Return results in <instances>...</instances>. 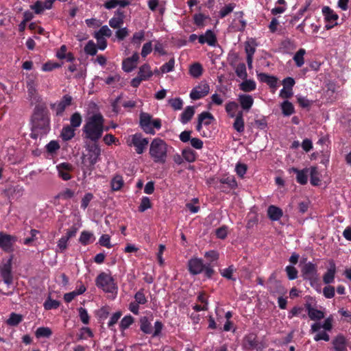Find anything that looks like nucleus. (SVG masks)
<instances>
[{"label":"nucleus","mask_w":351,"mask_h":351,"mask_svg":"<svg viewBox=\"0 0 351 351\" xmlns=\"http://www.w3.org/2000/svg\"><path fill=\"white\" fill-rule=\"evenodd\" d=\"M108 128H104V119L103 116L97 113L88 117L83 127V132L85 138L97 142L102 136L104 130H108Z\"/></svg>","instance_id":"1"},{"label":"nucleus","mask_w":351,"mask_h":351,"mask_svg":"<svg viewBox=\"0 0 351 351\" xmlns=\"http://www.w3.org/2000/svg\"><path fill=\"white\" fill-rule=\"evenodd\" d=\"M32 132L34 138L41 137L49 131V117L47 110L41 106L35 108L32 116Z\"/></svg>","instance_id":"2"},{"label":"nucleus","mask_w":351,"mask_h":351,"mask_svg":"<svg viewBox=\"0 0 351 351\" xmlns=\"http://www.w3.org/2000/svg\"><path fill=\"white\" fill-rule=\"evenodd\" d=\"M333 328V317L330 315L324 319L323 322H315L311 324L310 332L315 334L313 339L315 341L321 340L328 341L330 340V335L328 333L332 330Z\"/></svg>","instance_id":"3"},{"label":"nucleus","mask_w":351,"mask_h":351,"mask_svg":"<svg viewBox=\"0 0 351 351\" xmlns=\"http://www.w3.org/2000/svg\"><path fill=\"white\" fill-rule=\"evenodd\" d=\"M168 145L161 138H155L149 145V155L156 163L164 164L167 158Z\"/></svg>","instance_id":"4"},{"label":"nucleus","mask_w":351,"mask_h":351,"mask_svg":"<svg viewBox=\"0 0 351 351\" xmlns=\"http://www.w3.org/2000/svg\"><path fill=\"white\" fill-rule=\"evenodd\" d=\"M85 148L87 154L84 156L83 163L84 165H86V162L88 163L87 169L89 171L88 174L90 175L91 171L93 170V167L99 160L101 149L98 144H97V142H93V143H86Z\"/></svg>","instance_id":"5"},{"label":"nucleus","mask_w":351,"mask_h":351,"mask_svg":"<svg viewBox=\"0 0 351 351\" xmlns=\"http://www.w3.org/2000/svg\"><path fill=\"white\" fill-rule=\"evenodd\" d=\"M140 125L143 130L149 134H154V129L159 130L161 128V121L159 119H152V117L146 112L140 114Z\"/></svg>","instance_id":"6"},{"label":"nucleus","mask_w":351,"mask_h":351,"mask_svg":"<svg viewBox=\"0 0 351 351\" xmlns=\"http://www.w3.org/2000/svg\"><path fill=\"white\" fill-rule=\"evenodd\" d=\"M96 285L101 288L104 291L107 293H117V286L116 285L113 278L111 275L102 272L96 279Z\"/></svg>","instance_id":"7"},{"label":"nucleus","mask_w":351,"mask_h":351,"mask_svg":"<svg viewBox=\"0 0 351 351\" xmlns=\"http://www.w3.org/2000/svg\"><path fill=\"white\" fill-rule=\"evenodd\" d=\"M148 143V140L146 138L143 137V135L140 133L130 135L127 138L128 145L130 147H134L138 154H141L144 152Z\"/></svg>","instance_id":"8"},{"label":"nucleus","mask_w":351,"mask_h":351,"mask_svg":"<svg viewBox=\"0 0 351 351\" xmlns=\"http://www.w3.org/2000/svg\"><path fill=\"white\" fill-rule=\"evenodd\" d=\"M12 259L11 256L7 261H3L0 265V276L7 286H10L13 282V276L12 273Z\"/></svg>","instance_id":"9"},{"label":"nucleus","mask_w":351,"mask_h":351,"mask_svg":"<svg viewBox=\"0 0 351 351\" xmlns=\"http://www.w3.org/2000/svg\"><path fill=\"white\" fill-rule=\"evenodd\" d=\"M210 91V86L206 81H202L195 86L190 93V98L193 100L199 99L206 96Z\"/></svg>","instance_id":"10"},{"label":"nucleus","mask_w":351,"mask_h":351,"mask_svg":"<svg viewBox=\"0 0 351 351\" xmlns=\"http://www.w3.org/2000/svg\"><path fill=\"white\" fill-rule=\"evenodd\" d=\"M302 273L304 279L311 282V285H313L318 280L316 265L312 263H308L304 265L302 269Z\"/></svg>","instance_id":"11"},{"label":"nucleus","mask_w":351,"mask_h":351,"mask_svg":"<svg viewBox=\"0 0 351 351\" xmlns=\"http://www.w3.org/2000/svg\"><path fill=\"white\" fill-rule=\"evenodd\" d=\"M16 237L4 232H0V247L6 252L14 251V244L16 241Z\"/></svg>","instance_id":"12"},{"label":"nucleus","mask_w":351,"mask_h":351,"mask_svg":"<svg viewBox=\"0 0 351 351\" xmlns=\"http://www.w3.org/2000/svg\"><path fill=\"white\" fill-rule=\"evenodd\" d=\"M71 101L72 97L69 95H65L59 101L52 104L51 108L56 112L57 116L62 115L66 108L71 104Z\"/></svg>","instance_id":"13"},{"label":"nucleus","mask_w":351,"mask_h":351,"mask_svg":"<svg viewBox=\"0 0 351 351\" xmlns=\"http://www.w3.org/2000/svg\"><path fill=\"white\" fill-rule=\"evenodd\" d=\"M322 13L326 22L325 25L326 29H331L337 24L338 15L329 7H324L322 8Z\"/></svg>","instance_id":"14"},{"label":"nucleus","mask_w":351,"mask_h":351,"mask_svg":"<svg viewBox=\"0 0 351 351\" xmlns=\"http://www.w3.org/2000/svg\"><path fill=\"white\" fill-rule=\"evenodd\" d=\"M58 176L63 180H69L71 178L70 172L73 170V167L68 162H62L56 166Z\"/></svg>","instance_id":"15"},{"label":"nucleus","mask_w":351,"mask_h":351,"mask_svg":"<svg viewBox=\"0 0 351 351\" xmlns=\"http://www.w3.org/2000/svg\"><path fill=\"white\" fill-rule=\"evenodd\" d=\"M334 351H348V341L341 334L337 335L332 340Z\"/></svg>","instance_id":"16"},{"label":"nucleus","mask_w":351,"mask_h":351,"mask_svg":"<svg viewBox=\"0 0 351 351\" xmlns=\"http://www.w3.org/2000/svg\"><path fill=\"white\" fill-rule=\"evenodd\" d=\"M288 171L289 173H294L296 174V180L299 184L304 185L307 183L309 171L308 168L299 170L297 168L291 167L288 169Z\"/></svg>","instance_id":"17"},{"label":"nucleus","mask_w":351,"mask_h":351,"mask_svg":"<svg viewBox=\"0 0 351 351\" xmlns=\"http://www.w3.org/2000/svg\"><path fill=\"white\" fill-rule=\"evenodd\" d=\"M189 270L191 274L196 275L200 274L204 268V265L202 259L193 258L188 263Z\"/></svg>","instance_id":"18"},{"label":"nucleus","mask_w":351,"mask_h":351,"mask_svg":"<svg viewBox=\"0 0 351 351\" xmlns=\"http://www.w3.org/2000/svg\"><path fill=\"white\" fill-rule=\"evenodd\" d=\"M198 41L201 44H208L209 46L215 47L217 43V37L215 34L210 29L207 30L204 34H201L198 37Z\"/></svg>","instance_id":"19"},{"label":"nucleus","mask_w":351,"mask_h":351,"mask_svg":"<svg viewBox=\"0 0 351 351\" xmlns=\"http://www.w3.org/2000/svg\"><path fill=\"white\" fill-rule=\"evenodd\" d=\"M139 56L137 53H134L131 57L125 59L122 63V69L124 71L131 72L137 64Z\"/></svg>","instance_id":"20"},{"label":"nucleus","mask_w":351,"mask_h":351,"mask_svg":"<svg viewBox=\"0 0 351 351\" xmlns=\"http://www.w3.org/2000/svg\"><path fill=\"white\" fill-rule=\"evenodd\" d=\"M239 103L243 111L249 112L254 104V98L250 95L241 94L238 97Z\"/></svg>","instance_id":"21"},{"label":"nucleus","mask_w":351,"mask_h":351,"mask_svg":"<svg viewBox=\"0 0 351 351\" xmlns=\"http://www.w3.org/2000/svg\"><path fill=\"white\" fill-rule=\"evenodd\" d=\"M336 271L337 269L335 263L332 261H330L329 267L323 276L324 282L326 285L332 283L335 280Z\"/></svg>","instance_id":"22"},{"label":"nucleus","mask_w":351,"mask_h":351,"mask_svg":"<svg viewBox=\"0 0 351 351\" xmlns=\"http://www.w3.org/2000/svg\"><path fill=\"white\" fill-rule=\"evenodd\" d=\"M214 119L213 116L208 112H203L198 116V123L196 126V130L201 132L202 125H208L210 124L211 121Z\"/></svg>","instance_id":"23"},{"label":"nucleus","mask_w":351,"mask_h":351,"mask_svg":"<svg viewBox=\"0 0 351 351\" xmlns=\"http://www.w3.org/2000/svg\"><path fill=\"white\" fill-rule=\"evenodd\" d=\"M124 18L123 12L118 10L115 12L114 16L110 19L109 25L113 29L120 28L124 23Z\"/></svg>","instance_id":"24"},{"label":"nucleus","mask_w":351,"mask_h":351,"mask_svg":"<svg viewBox=\"0 0 351 351\" xmlns=\"http://www.w3.org/2000/svg\"><path fill=\"white\" fill-rule=\"evenodd\" d=\"M130 2L128 0H107L104 3L106 9L110 10L115 8H125L129 5Z\"/></svg>","instance_id":"25"},{"label":"nucleus","mask_w":351,"mask_h":351,"mask_svg":"<svg viewBox=\"0 0 351 351\" xmlns=\"http://www.w3.org/2000/svg\"><path fill=\"white\" fill-rule=\"evenodd\" d=\"M234 122L233 123L234 129L239 133H241L244 131L245 123L243 119V114L242 111L239 112L234 117Z\"/></svg>","instance_id":"26"},{"label":"nucleus","mask_w":351,"mask_h":351,"mask_svg":"<svg viewBox=\"0 0 351 351\" xmlns=\"http://www.w3.org/2000/svg\"><path fill=\"white\" fill-rule=\"evenodd\" d=\"M138 75L141 77V80H143L144 81L149 80L153 75L151 66L148 64H144L141 66Z\"/></svg>","instance_id":"27"},{"label":"nucleus","mask_w":351,"mask_h":351,"mask_svg":"<svg viewBox=\"0 0 351 351\" xmlns=\"http://www.w3.org/2000/svg\"><path fill=\"white\" fill-rule=\"evenodd\" d=\"M267 214L272 221H278L282 216V211L280 208L271 205L267 209Z\"/></svg>","instance_id":"28"},{"label":"nucleus","mask_w":351,"mask_h":351,"mask_svg":"<svg viewBox=\"0 0 351 351\" xmlns=\"http://www.w3.org/2000/svg\"><path fill=\"white\" fill-rule=\"evenodd\" d=\"M195 114V108L193 106H187L180 115V121L183 124L187 123Z\"/></svg>","instance_id":"29"},{"label":"nucleus","mask_w":351,"mask_h":351,"mask_svg":"<svg viewBox=\"0 0 351 351\" xmlns=\"http://www.w3.org/2000/svg\"><path fill=\"white\" fill-rule=\"evenodd\" d=\"M244 80L239 84V88L243 92H252L256 88V83L253 80L243 79Z\"/></svg>","instance_id":"30"},{"label":"nucleus","mask_w":351,"mask_h":351,"mask_svg":"<svg viewBox=\"0 0 351 351\" xmlns=\"http://www.w3.org/2000/svg\"><path fill=\"white\" fill-rule=\"evenodd\" d=\"M189 71L191 76L198 78L203 73V67L200 63L195 62L190 66Z\"/></svg>","instance_id":"31"},{"label":"nucleus","mask_w":351,"mask_h":351,"mask_svg":"<svg viewBox=\"0 0 351 351\" xmlns=\"http://www.w3.org/2000/svg\"><path fill=\"white\" fill-rule=\"evenodd\" d=\"M308 176L311 178V184L313 186H317L319 184L320 179L318 169L316 167H311L308 168Z\"/></svg>","instance_id":"32"},{"label":"nucleus","mask_w":351,"mask_h":351,"mask_svg":"<svg viewBox=\"0 0 351 351\" xmlns=\"http://www.w3.org/2000/svg\"><path fill=\"white\" fill-rule=\"evenodd\" d=\"M94 240L93 234L88 231H82L79 238V241L84 245L93 243Z\"/></svg>","instance_id":"33"},{"label":"nucleus","mask_w":351,"mask_h":351,"mask_svg":"<svg viewBox=\"0 0 351 351\" xmlns=\"http://www.w3.org/2000/svg\"><path fill=\"white\" fill-rule=\"evenodd\" d=\"M306 50L304 49H300L294 55L293 60L298 67H301L304 64V56Z\"/></svg>","instance_id":"34"},{"label":"nucleus","mask_w":351,"mask_h":351,"mask_svg":"<svg viewBox=\"0 0 351 351\" xmlns=\"http://www.w3.org/2000/svg\"><path fill=\"white\" fill-rule=\"evenodd\" d=\"M64 141H69L75 136V129L70 125L63 127L61 134Z\"/></svg>","instance_id":"35"},{"label":"nucleus","mask_w":351,"mask_h":351,"mask_svg":"<svg viewBox=\"0 0 351 351\" xmlns=\"http://www.w3.org/2000/svg\"><path fill=\"white\" fill-rule=\"evenodd\" d=\"M239 108V105L235 101H229L226 104L225 109L228 116L231 118L236 117V112Z\"/></svg>","instance_id":"36"},{"label":"nucleus","mask_w":351,"mask_h":351,"mask_svg":"<svg viewBox=\"0 0 351 351\" xmlns=\"http://www.w3.org/2000/svg\"><path fill=\"white\" fill-rule=\"evenodd\" d=\"M52 335V331L49 327H39L35 332L36 338H49Z\"/></svg>","instance_id":"37"},{"label":"nucleus","mask_w":351,"mask_h":351,"mask_svg":"<svg viewBox=\"0 0 351 351\" xmlns=\"http://www.w3.org/2000/svg\"><path fill=\"white\" fill-rule=\"evenodd\" d=\"M279 5H276L271 9V12L274 15L280 14L285 12L287 10V5L285 0H278L276 2Z\"/></svg>","instance_id":"38"},{"label":"nucleus","mask_w":351,"mask_h":351,"mask_svg":"<svg viewBox=\"0 0 351 351\" xmlns=\"http://www.w3.org/2000/svg\"><path fill=\"white\" fill-rule=\"evenodd\" d=\"M219 182L222 184H226L230 189H234L237 187V182L232 176L222 178Z\"/></svg>","instance_id":"39"},{"label":"nucleus","mask_w":351,"mask_h":351,"mask_svg":"<svg viewBox=\"0 0 351 351\" xmlns=\"http://www.w3.org/2000/svg\"><path fill=\"white\" fill-rule=\"evenodd\" d=\"M145 37V32L143 30L135 32L131 39V43L137 47H140Z\"/></svg>","instance_id":"40"},{"label":"nucleus","mask_w":351,"mask_h":351,"mask_svg":"<svg viewBox=\"0 0 351 351\" xmlns=\"http://www.w3.org/2000/svg\"><path fill=\"white\" fill-rule=\"evenodd\" d=\"M141 330L145 334H151L152 332V324L146 317H143L140 320Z\"/></svg>","instance_id":"41"},{"label":"nucleus","mask_w":351,"mask_h":351,"mask_svg":"<svg viewBox=\"0 0 351 351\" xmlns=\"http://www.w3.org/2000/svg\"><path fill=\"white\" fill-rule=\"evenodd\" d=\"M309 318L311 320L319 322V320L324 318V313L320 310H318L315 308L311 309L308 314Z\"/></svg>","instance_id":"42"},{"label":"nucleus","mask_w":351,"mask_h":351,"mask_svg":"<svg viewBox=\"0 0 351 351\" xmlns=\"http://www.w3.org/2000/svg\"><path fill=\"white\" fill-rule=\"evenodd\" d=\"M281 108L285 116H289L294 112V107L289 101H285L281 104Z\"/></svg>","instance_id":"43"},{"label":"nucleus","mask_w":351,"mask_h":351,"mask_svg":"<svg viewBox=\"0 0 351 351\" xmlns=\"http://www.w3.org/2000/svg\"><path fill=\"white\" fill-rule=\"evenodd\" d=\"M22 320V315L14 313H12L6 322L8 325L14 326H17L20 322H21Z\"/></svg>","instance_id":"44"},{"label":"nucleus","mask_w":351,"mask_h":351,"mask_svg":"<svg viewBox=\"0 0 351 351\" xmlns=\"http://www.w3.org/2000/svg\"><path fill=\"white\" fill-rule=\"evenodd\" d=\"M82 121V116L79 112H75L70 118V123L72 128L74 129L80 126Z\"/></svg>","instance_id":"45"},{"label":"nucleus","mask_w":351,"mask_h":351,"mask_svg":"<svg viewBox=\"0 0 351 351\" xmlns=\"http://www.w3.org/2000/svg\"><path fill=\"white\" fill-rule=\"evenodd\" d=\"M134 301L138 303L139 305H143L147 302V299L144 293L143 289H140L138 291L134 296Z\"/></svg>","instance_id":"46"},{"label":"nucleus","mask_w":351,"mask_h":351,"mask_svg":"<svg viewBox=\"0 0 351 351\" xmlns=\"http://www.w3.org/2000/svg\"><path fill=\"white\" fill-rule=\"evenodd\" d=\"M123 185V180L121 176H115L111 181V186L112 190L118 191Z\"/></svg>","instance_id":"47"},{"label":"nucleus","mask_w":351,"mask_h":351,"mask_svg":"<svg viewBox=\"0 0 351 351\" xmlns=\"http://www.w3.org/2000/svg\"><path fill=\"white\" fill-rule=\"evenodd\" d=\"M84 51L88 55L95 56L97 52V45L93 40H89L84 47Z\"/></svg>","instance_id":"48"},{"label":"nucleus","mask_w":351,"mask_h":351,"mask_svg":"<svg viewBox=\"0 0 351 351\" xmlns=\"http://www.w3.org/2000/svg\"><path fill=\"white\" fill-rule=\"evenodd\" d=\"M134 322V318L131 315L125 316L120 322V328L124 330L128 328Z\"/></svg>","instance_id":"49"},{"label":"nucleus","mask_w":351,"mask_h":351,"mask_svg":"<svg viewBox=\"0 0 351 351\" xmlns=\"http://www.w3.org/2000/svg\"><path fill=\"white\" fill-rule=\"evenodd\" d=\"M235 73L242 80L247 78V73L246 71V67L243 63L239 64L237 66Z\"/></svg>","instance_id":"50"},{"label":"nucleus","mask_w":351,"mask_h":351,"mask_svg":"<svg viewBox=\"0 0 351 351\" xmlns=\"http://www.w3.org/2000/svg\"><path fill=\"white\" fill-rule=\"evenodd\" d=\"M175 66V60L171 58L167 63L164 64L160 68V71L162 73H167L173 70Z\"/></svg>","instance_id":"51"},{"label":"nucleus","mask_w":351,"mask_h":351,"mask_svg":"<svg viewBox=\"0 0 351 351\" xmlns=\"http://www.w3.org/2000/svg\"><path fill=\"white\" fill-rule=\"evenodd\" d=\"M152 206L150 199L148 197H143L141 199V204L138 206L140 212H144Z\"/></svg>","instance_id":"52"},{"label":"nucleus","mask_w":351,"mask_h":351,"mask_svg":"<svg viewBox=\"0 0 351 351\" xmlns=\"http://www.w3.org/2000/svg\"><path fill=\"white\" fill-rule=\"evenodd\" d=\"M183 158L188 162H192L195 160V154L191 149H186L182 152Z\"/></svg>","instance_id":"53"},{"label":"nucleus","mask_w":351,"mask_h":351,"mask_svg":"<svg viewBox=\"0 0 351 351\" xmlns=\"http://www.w3.org/2000/svg\"><path fill=\"white\" fill-rule=\"evenodd\" d=\"M235 8L234 3H229L228 5H226L223 8L221 9L219 11V16L221 18H224L228 14H229L230 12H232Z\"/></svg>","instance_id":"54"},{"label":"nucleus","mask_w":351,"mask_h":351,"mask_svg":"<svg viewBox=\"0 0 351 351\" xmlns=\"http://www.w3.org/2000/svg\"><path fill=\"white\" fill-rule=\"evenodd\" d=\"M169 103L171 106L176 110L182 109L183 106V101L179 97L169 99Z\"/></svg>","instance_id":"55"},{"label":"nucleus","mask_w":351,"mask_h":351,"mask_svg":"<svg viewBox=\"0 0 351 351\" xmlns=\"http://www.w3.org/2000/svg\"><path fill=\"white\" fill-rule=\"evenodd\" d=\"M61 65L58 63L49 61L45 63L42 66V71L45 72L51 71L55 69L60 67Z\"/></svg>","instance_id":"56"},{"label":"nucleus","mask_w":351,"mask_h":351,"mask_svg":"<svg viewBox=\"0 0 351 351\" xmlns=\"http://www.w3.org/2000/svg\"><path fill=\"white\" fill-rule=\"evenodd\" d=\"M120 80H121V76L118 74H114V75L108 76L106 79L105 82L106 84L115 86L120 82Z\"/></svg>","instance_id":"57"},{"label":"nucleus","mask_w":351,"mask_h":351,"mask_svg":"<svg viewBox=\"0 0 351 351\" xmlns=\"http://www.w3.org/2000/svg\"><path fill=\"white\" fill-rule=\"evenodd\" d=\"M99 243L101 246L107 248H111L112 246L110 243V237L108 234H102L99 239Z\"/></svg>","instance_id":"58"},{"label":"nucleus","mask_w":351,"mask_h":351,"mask_svg":"<svg viewBox=\"0 0 351 351\" xmlns=\"http://www.w3.org/2000/svg\"><path fill=\"white\" fill-rule=\"evenodd\" d=\"M93 199V195L90 193H87L84 195V196L82 197L81 201V208L84 210H85L90 201Z\"/></svg>","instance_id":"59"},{"label":"nucleus","mask_w":351,"mask_h":351,"mask_svg":"<svg viewBox=\"0 0 351 351\" xmlns=\"http://www.w3.org/2000/svg\"><path fill=\"white\" fill-rule=\"evenodd\" d=\"M95 35L103 37H110L112 35V31L107 25H104L99 29L98 32L95 33Z\"/></svg>","instance_id":"60"},{"label":"nucleus","mask_w":351,"mask_h":351,"mask_svg":"<svg viewBox=\"0 0 351 351\" xmlns=\"http://www.w3.org/2000/svg\"><path fill=\"white\" fill-rule=\"evenodd\" d=\"M60 305L59 302L55 300L48 299L44 303V307L46 310L57 308Z\"/></svg>","instance_id":"61"},{"label":"nucleus","mask_w":351,"mask_h":351,"mask_svg":"<svg viewBox=\"0 0 351 351\" xmlns=\"http://www.w3.org/2000/svg\"><path fill=\"white\" fill-rule=\"evenodd\" d=\"M285 270L287 271V276H288V278L289 280H294V279L297 278L298 271L294 267L288 265L286 267Z\"/></svg>","instance_id":"62"},{"label":"nucleus","mask_w":351,"mask_h":351,"mask_svg":"<svg viewBox=\"0 0 351 351\" xmlns=\"http://www.w3.org/2000/svg\"><path fill=\"white\" fill-rule=\"evenodd\" d=\"M78 312H79V315H80V319L82 322V323L84 324H88L89 315L88 314L87 311L85 308L80 307L78 309Z\"/></svg>","instance_id":"63"},{"label":"nucleus","mask_w":351,"mask_h":351,"mask_svg":"<svg viewBox=\"0 0 351 351\" xmlns=\"http://www.w3.org/2000/svg\"><path fill=\"white\" fill-rule=\"evenodd\" d=\"M128 34L129 31L127 27L118 28L115 32V35L119 40H123Z\"/></svg>","instance_id":"64"}]
</instances>
